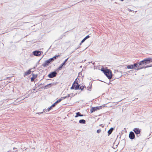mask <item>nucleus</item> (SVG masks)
<instances>
[{"label": "nucleus", "mask_w": 152, "mask_h": 152, "mask_svg": "<svg viewBox=\"0 0 152 152\" xmlns=\"http://www.w3.org/2000/svg\"><path fill=\"white\" fill-rule=\"evenodd\" d=\"M134 137H135V135H134Z\"/></svg>", "instance_id": "c03bdc74"}, {"label": "nucleus", "mask_w": 152, "mask_h": 152, "mask_svg": "<svg viewBox=\"0 0 152 152\" xmlns=\"http://www.w3.org/2000/svg\"><path fill=\"white\" fill-rule=\"evenodd\" d=\"M129 138L131 139H133V132H130L129 135Z\"/></svg>", "instance_id": "dca6fc26"}, {"label": "nucleus", "mask_w": 152, "mask_h": 152, "mask_svg": "<svg viewBox=\"0 0 152 152\" xmlns=\"http://www.w3.org/2000/svg\"><path fill=\"white\" fill-rule=\"evenodd\" d=\"M134 131L136 134H140V130L138 128H135L134 130Z\"/></svg>", "instance_id": "9b49d317"}, {"label": "nucleus", "mask_w": 152, "mask_h": 152, "mask_svg": "<svg viewBox=\"0 0 152 152\" xmlns=\"http://www.w3.org/2000/svg\"><path fill=\"white\" fill-rule=\"evenodd\" d=\"M57 104H56V103L55 102L51 106H50V107L52 108V107H54L55 106H56V105Z\"/></svg>", "instance_id": "393cba45"}, {"label": "nucleus", "mask_w": 152, "mask_h": 152, "mask_svg": "<svg viewBox=\"0 0 152 152\" xmlns=\"http://www.w3.org/2000/svg\"><path fill=\"white\" fill-rule=\"evenodd\" d=\"M90 37V36L88 35L87 36L84 38L86 40L88 38H89Z\"/></svg>", "instance_id": "bb28decb"}, {"label": "nucleus", "mask_w": 152, "mask_h": 152, "mask_svg": "<svg viewBox=\"0 0 152 152\" xmlns=\"http://www.w3.org/2000/svg\"><path fill=\"white\" fill-rule=\"evenodd\" d=\"M31 72L30 69L28 70V71L25 72L24 76L25 77L26 76L30 74L31 73Z\"/></svg>", "instance_id": "f8f14e48"}, {"label": "nucleus", "mask_w": 152, "mask_h": 152, "mask_svg": "<svg viewBox=\"0 0 152 152\" xmlns=\"http://www.w3.org/2000/svg\"><path fill=\"white\" fill-rule=\"evenodd\" d=\"M60 56L59 55H56V56H54L53 57V58H54V59L55 60V59H56L57 58H58V57H60Z\"/></svg>", "instance_id": "b1692460"}, {"label": "nucleus", "mask_w": 152, "mask_h": 152, "mask_svg": "<svg viewBox=\"0 0 152 152\" xmlns=\"http://www.w3.org/2000/svg\"><path fill=\"white\" fill-rule=\"evenodd\" d=\"M105 69H104V68H102L101 69V70L104 73V72L105 70Z\"/></svg>", "instance_id": "c85d7f7f"}, {"label": "nucleus", "mask_w": 152, "mask_h": 152, "mask_svg": "<svg viewBox=\"0 0 152 152\" xmlns=\"http://www.w3.org/2000/svg\"><path fill=\"white\" fill-rule=\"evenodd\" d=\"M15 149H16V148H13V150H15Z\"/></svg>", "instance_id": "a19ab883"}, {"label": "nucleus", "mask_w": 152, "mask_h": 152, "mask_svg": "<svg viewBox=\"0 0 152 152\" xmlns=\"http://www.w3.org/2000/svg\"><path fill=\"white\" fill-rule=\"evenodd\" d=\"M50 63L49 62L48 60H46L45 62L42 65V66H43L44 67H45L47 66H48Z\"/></svg>", "instance_id": "1a4fd4ad"}, {"label": "nucleus", "mask_w": 152, "mask_h": 152, "mask_svg": "<svg viewBox=\"0 0 152 152\" xmlns=\"http://www.w3.org/2000/svg\"><path fill=\"white\" fill-rule=\"evenodd\" d=\"M99 126H101L102 127H104V126L103 125L102 126V124H101L99 125Z\"/></svg>", "instance_id": "e433bc0d"}, {"label": "nucleus", "mask_w": 152, "mask_h": 152, "mask_svg": "<svg viewBox=\"0 0 152 152\" xmlns=\"http://www.w3.org/2000/svg\"><path fill=\"white\" fill-rule=\"evenodd\" d=\"M48 61H49V62L50 63V64H51V63L52 62V61L51 60V59L50 58L48 60Z\"/></svg>", "instance_id": "7c9ffc66"}, {"label": "nucleus", "mask_w": 152, "mask_h": 152, "mask_svg": "<svg viewBox=\"0 0 152 152\" xmlns=\"http://www.w3.org/2000/svg\"><path fill=\"white\" fill-rule=\"evenodd\" d=\"M32 90H33V91H35V89H34Z\"/></svg>", "instance_id": "79ce46f5"}, {"label": "nucleus", "mask_w": 152, "mask_h": 152, "mask_svg": "<svg viewBox=\"0 0 152 152\" xmlns=\"http://www.w3.org/2000/svg\"><path fill=\"white\" fill-rule=\"evenodd\" d=\"M52 108L50 107H49L48 109V111H49Z\"/></svg>", "instance_id": "f704fd0d"}, {"label": "nucleus", "mask_w": 152, "mask_h": 152, "mask_svg": "<svg viewBox=\"0 0 152 152\" xmlns=\"http://www.w3.org/2000/svg\"><path fill=\"white\" fill-rule=\"evenodd\" d=\"M102 106H97L96 107H93L91 108V109L90 110L91 113H92L95 111L96 110H99L102 107Z\"/></svg>", "instance_id": "20e7f679"}, {"label": "nucleus", "mask_w": 152, "mask_h": 152, "mask_svg": "<svg viewBox=\"0 0 152 152\" xmlns=\"http://www.w3.org/2000/svg\"><path fill=\"white\" fill-rule=\"evenodd\" d=\"M101 131L100 129H98L97 130L96 132L97 133H99Z\"/></svg>", "instance_id": "a878e982"}, {"label": "nucleus", "mask_w": 152, "mask_h": 152, "mask_svg": "<svg viewBox=\"0 0 152 152\" xmlns=\"http://www.w3.org/2000/svg\"><path fill=\"white\" fill-rule=\"evenodd\" d=\"M83 115L81 114L80 112L76 113V115L75 116V118H77L78 116H83Z\"/></svg>", "instance_id": "2eb2a0df"}, {"label": "nucleus", "mask_w": 152, "mask_h": 152, "mask_svg": "<svg viewBox=\"0 0 152 152\" xmlns=\"http://www.w3.org/2000/svg\"><path fill=\"white\" fill-rule=\"evenodd\" d=\"M75 83V82H74L73 83L72 86L70 88L71 89H75V88L74 87V85Z\"/></svg>", "instance_id": "4be33fe9"}, {"label": "nucleus", "mask_w": 152, "mask_h": 152, "mask_svg": "<svg viewBox=\"0 0 152 152\" xmlns=\"http://www.w3.org/2000/svg\"><path fill=\"white\" fill-rule=\"evenodd\" d=\"M57 73L56 71H54L50 73L48 75V76L50 78H52L56 76Z\"/></svg>", "instance_id": "39448f33"}, {"label": "nucleus", "mask_w": 152, "mask_h": 152, "mask_svg": "<svg viewBox=\"0 0 152 152\" xmlns=\"http://www.w3.org/2000/svg\"><path fill=\"white\" fill-rule=\"evenodd\" d=\"M81 44H82V43H81V42L80 43V45H81Z\"/></svg>", "instance_id": "a18cd8bd"}, {"label": "nucleus", "mask_w": 152, "mask_h": 152, "mask_svg": "<svg viewBox=\"0 0 152 152\" xmlns=\"http://www.w3.org/2000/svg\"><path fill=\"white\" fill-rule=\"evenodd\" d=\"M136 65H138L140 66L139 68H138V69H142L143 68H146L152 66V65L151 66H144V65L142 63V62H141V61Z\"/></svg>", "instance_id": "7ed1b4c3"}, {"label": "nucleus", "mask_w": 152, "mask_h": 152, "mask_svg": "<svg viewBox=\"0 0 152 152\" xmlns=\"http://www.w3.org/2000/svg\"><path fill=\"white\" fill-rule=\"evenodd\" d=\"M42 85V84H40L39 85H38V87H39L41 85Z\"/></svg>", "instance_id": "ea45409f"}, {"label": "nucleus", "mask_w": 152, "mask_h": 152, "mask_svg": "<svg viewBox=\"0 0 152 152\" xmlns=\"http://www.w3.org/2000/svg\"><path fill=\"white\" fill-rule=\"evenodd\" d=\"M79 89H80L81 90V91H82L83 90L84 86H83V85H82L81 86H80L79 87Z\"/></svg>", "instance_id": "412c9836"}, {"label": "nucleus", "mask_w": 152, "mask_h": 152, "mask_svg": "<svg viewBox=\"0 0 152 152\" xmlns=\"http://www.w3.org/2000/svg\"><path fill=\"white\" fill-rule=\"evenodd\" d=\"M32 77L31 78V81L33 82L34 81V80L37 77V75L32 74Z\"/></svg>", "instance_id": "9d476101"}, {"label": "nucleus", "mask_w": 152, "mask_h": 152, "mask_svg": "<svg viewBox=\"0 0 152 152\" xmlns=\"http://www.w3.org/2000/svg\"><path fill=\"white\" fill-rule=\"evenodd\" d=\"M92 88V85L89 84V86L87 87V90L90 91H91Z\"/></svg>", "instance_id": "6ab92c4d"}, {"label": "nucleus", "mask_w": 152, "mask_h": 152, "mask_svg": "<svg viewBox=\"0 0 152 152\" xmlns=\"http://www.w3.org/2000/svg\"><path fill=\"white\" fill-rule=\"evenodd\" d=\"M43 113V112H40V113H38V114H41L42 113Z\"/></svg>", "instance_id": "58836bf2"}, {"label": "nucleus", "mask_w": 152, "mask_h": 152, "mask_svg": "<svg viewBox=\"0 0 152 152\" xmlns=\"http://www.w3.org/2000/svg\"><path fill=\"white\" fill-rule=\"evenodd\" d=\"M129 73H131V72L132 73V70H131L130 71H129Z\"/></svg>", "instance_id": "4c0bfd02"}, {"label": "nucleus", "mask_w": 152, "mask_h": 152, "mask_svg": "<svg viewBox=\"0 0 152 152\" xmlns=\"http://www.w3.org/2000/svg\"><path fill=\"white\" fill-rule=\"evenodd\" d=\"M124 129H125V131H126V129L125 128H124Z\"/></svg>", "instance_id": "37998d69"}, {"label": "nucleus", "mask_w": 152, "mask_h": 152, "mask_svg": "<svg viewBox=\"0 0 152 152\" xmlns=\"http://www.w3.org/2000/svg\"><path fill=\"white\" fill-rule=\"evenodd\" d=\"M80 86V85L78 83L76 84L75 85H74V87L75 88V90H77L79 89V87Z\"/></svg>", "instance_id": "f3484780"}, {"label": "nucleus", "mask_w": 152, "mask_h": 152, "mask_svg": "<svg viewBox=\"0 0 152 152\" xmlns=\"http://www.w3.org/2000/svg\"><path fill=\"white\" fill-rule=\"evenodd\" d=\"M9 151V152H16L15 151H13V150H10Z\"/></svg>", "instance_id": "2f4dec72"}, {"label": "nucleus", "mask_w": 152, "mask_h": 152, "mask_svg": "<svg viewBox=\"0 0 152 152\" xmlns=\"http://www.w3.org/2000/svg\"><path fill=\"white\" fill-rule=\"evenodd\" d=\"M144 65H145L146 64H148L150 62H152V58H148L145 59L144 60L141 61Z\"/></svg>", "instance_id": "f03ea898"}, {"label": "nucleus", "mask_w": 152, "mask_h": 152, "mask_svg": "<svg viewBox=\"0 0 152 152\" xmlns=\"http://www.w3.org/2000/svg\"><path fill=\"white\" fill-rule=\"evenodd\" d=\"M69 58H67V59H66L65 60V61L63 62V63L58 68V69L59 70H60L62 68V67H63V66L64 65H65L66 64V62H67V60Z\"/></svg>", "instance_id": "0eeeda50"}, {"label": "nucleus", "mask_w": 152, "mask_h": 152, "mask_svg": "<svg viewBox=\"0 0 152 152\" xmlns=\"http://www.w3.org/2000/svg\"><path fill=\"white\" fill-rule=\"evenodd\" d=\"M77 80V79H75V81L74 82H75V85L76 84L78 83L76 81Z\"/></svg>", "instance_id": "72a5a7b5"}, {"label": "nucleus", "mask_w": 152, "mask_h": 152, "mask_svg": "<svg viewBox=\"0 0 152 152\" xmlns=\"http://www.w3.org/2000/svg\"><path fill=\"white\" fill-rule=\"evenodd\" d=\"M55 85V84L54 83H50L48 84L46 86H45L44 87H41V88H39V89H40V88H50L51 86H54Z\"/></svg>", "instance_id": "6e6552de"}, {"label": "nucleus", "mask_w": 152, "mask_h": 152, "mask_svg": "<svg viewBox=\"0 0 152 152\" xmlns=\"http://www.w3.org/2000/svg\"><path fill=\"white\" fill-rule=\"evenodd\" d=\"M104 74L110 80L112 78V73L110 69H107L104 72Z\"/></svg>", "instance_id": "f257e3e1"}, {"label": "nucleus", "mask_w": 152, "mask_h": 152, "mask_svg": "<svg viewBox=\"0 0 152 152\" xmlns=\"http://www.w3.org/2000/svg\"><path fill=\"white\" fill-rule=\"evenodd\" d=\"M61 101V99L60 98V99H59L58 100H57L55 102L57 104V103L60 102Z\"/></svg>", "instance_id": "5701e85b"}, {"label": "nucleus", "mask_w": 152, "mask_h": 152, "mask_svg": "<svg viewBox=\"0 0 152 152\" xmlns=\"http://www.w3.org/2000/svg\"><path fill=\"white\" fill-rule=\"evenodd\" d=\"M86 40V39L84 38L81 41V43H83Z\"/></svg>", "instance_id": "c756f323"}, {"label": "nucleus", "mask_w": 152, "mask_h": 152, "mask_svg": "<svg viewBox=\"0 0 152 152\" xmlns=\"http://www.w3.org/2000/svg\"><path fill=\"white\" fill-rule=\"evenodd\" d=\"M69 96H70V94H68L67 95L65 96V97H66V98H67L69 97Z\"/></svg>", "instance_id": "473e14b6"}, {"label": "nucleus", "mask_w": 152, "mask_h": 152, "mask_svg": "<svg viewBox=\"0 0 152 152\" xmlns=\"http://www.w3.org/2000/svg\"><path fill=\"white\" fill-rule=\"evenodd\" d=\"M50 58L51 59V60L52 61H53L54 60V59L53 58V57Z\"/></svg>", "instance_id": "c9c22d12"}, {"label": "nucleus", "mask_w": 152, "mask_h": 152, "mask_svg": "<svg viewBox=\"0 0 152 152\" xmlns=\"http://www.w3.org/2000/svg\"><path fill=\"white\" fill-rule=\"evenodd\" d=\"M128 69H133V65H131L127 66Z\"/></svg>", "instance_id": "aec40b11"}, {"label": "nucleus", "mask_w": 152, "mask_h": 152, "mask_svg": "<svg viewBox=\"0 0 152 152\" xmlns=\"http://www.w3.org/2000/svg\"><path fill=\"white\" fill-rule=\"evenodd\" d=\"M43 52L42 51H39L38 50H35L33 52V53L34 55L36 56H39Z\"/></svg>", "instance_id": "423d86ee"}, {"label": "nucleus", "mask_w": 152, "mask_h": 152, "mask_svg": "<svg viewBox=\"0 0 152 152\" xmlns=\"http://www.w3.org/2000/svg\"><path fill=\"white\" fill-rule=\"evenodd\" d=\"M137 64H134V69H135L136 70H139L140 69H138V68H139V65H136Z\"/></svg>", "instance_id": "4468645a"}, {"label": "nucleus", "mask_w": 152, "mask_h": 152, "mask_svg": "<svg viewBox=\"0 0 152 152\" xmlns=\"http://www.w3.org/2000/svg\"><path fill=\"white\" fill-rule=\"evenodd\" d=\"M79 123L80 124H85L86 123V121L84 119H81L79 121Z\"/></svg>", "instance_id": "a211bd4d"}, {"label": "nucleus", "mask_w": 152, "mask_h": 152, "mask_svg": "<svg viewBox=\"0 0 152 152\" xmlns=\"http://www.w3.org/2000/svg\"><path fill=\"white\" fill-rule=\"evenodd\" d=\"M113 129L114 128L112 127L107 132L108 136H109L112 133Z\"/></svg>", "instance_id": "ddd939ff"}, {"label": "nucleus", "mask_w": 152, "mask_h": 152, "mask_svg": "<svg viewBox=\"0 0 152 152\" xmlns=\"http://www.w3.org/2000/svg\"><path fill=\"white\" fill-rule=\"evenodd\" d=\"M65 99H66V97L65 96L62 97L60 98V99H61V100Z\"/></svg>", "instance_id": "cd10ccee"}]
</instances>
